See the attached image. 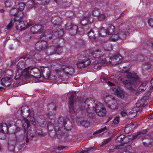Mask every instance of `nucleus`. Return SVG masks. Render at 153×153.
<instances>
[{"mask_svg":"<svg viewBox=\"0 0 153 153\" xmlns=\"http://www.w3.org/2000/svg\"><path fill=\"white\" fill-rule=\"evenodd\" d=\"M99 34L101 36L105 37L108 34L107 30L102 28L99 31Z\"/></svg>","mask_w":153,"mask_h":153,"instance_id":"c9c22d12","label":"nucleus"},{"mask_svg":"<svg viewBox=\"0 0 153 153\" xmlns=\"http://www.w3.org/2000/svg\"><path fill=\"white\" fill-rule=\"evenodd\" d=\"M80 124L85 127L88 128L90 126V124L88 121L83 120L81 122Z\"/></svg>","mask_w":153,"mask_h":153,"instance_id":"4c0bfd02","label":"nucleus"},{"mask_svg":"<svg viewBox=\"0 0 153 153\" xmlns=\"http://www.w3.org/2000/svg\"><path fill=\"white\" fill-rule=\"evenodd\" d=\"M8 148L11 151H14L15 149V146L14 145H9V143H8Z\"/></svg>","mask_w":153,"mask_h":153,"instance_id":"864d4df0","label":"nucleus"},{"mask_svg":"<svg viewBox=\"0 0 153 153\" xmlns=\"http://www.w3.org/2000/svg\"><path fill=\"white\" fill-rule=\"evenodd\" d=\"M124 138V136L123 135H120V136L117 137L116 139V141L119 142H121L123 141Z\"/></svg>","mask_w":153,"mask_h":153,"instance_id":"37998d69","label":"nucleus"},{"mask_svg":"<svg viewBox=\"0 0 153 153\" xmlns=\"http://www.w3.org/2000/svg\"><path fill=\"white\" fill-rule=\"evenodd\" d=\"M55 47L53 46L48 47V46L45 51L46 54L47 56H49L55 54Z\"/></svg>","mask_w":153,"mask_h":153,"instance_id":"a878e982","label":"nucleus"},{"mask_svg":"<svg viewBox=\"0 0 153 153\" xmlns=\"http://www.w3.org/2000/svg\"><path fill=\"white\" fill-rule=\"evenodd\" d=\"M19 12L18 9L13 8L10 10V13L11 15L14 16L15 17L17 16H19V15L18 14Z\"/></svg>","mask_w":153,"mask_h":153,"instance_id":"e433bc0d","label":"nucleus"},{"mask_svg":"<svg viewBox=\"0 0 153 153\" xmlns=\"http://www.w3.org/2000/svg\"><path fill=\"white\" fill-rule=\"evenodd\" d=\"M51 22L53 25H57L59 27L61 26V24L62 22L61 19L57 16L52 17Z\"/></svg>","mask_w":153,"mask_h":153,"instance_id":"5701e85b","label":"nucleus"},{"mask_svg":"<svg viewBox=\"0 0 153 153\" xmlns=\"http://www.w3.org/2000/svg\"><path fill=\"white\" fill-rule=\"evenodd\" d=\"M13 1L12 0H7L4 3L6 7H9L12 5Z\"/></svg>","mask_w":153,"mask_h":153,"instance_id":"79ce46f5","label":"nucleus"},{"mask_svg":"<svg viewBox=\"0 0 153 153\" xmlns=\"http://www.w3.org/2000/svg\"><path fill=\"white\" fill-rule=\"evenodd\" d=\"M30 34H28V35H26L25 37V39L27 40H30V39H31L32 38H33V37L31 36H30Z\"/></svg>","mask_w":153,"mask_h":153,"instance_id":"774afa93","label":"nucleus"},{"mask_svg":"<svg viewBox=\"0 0 153 153\" xmlns=\"http://www.w3.org/2000/svg\"><path fill=\"white\" fill-rule=\"evenodd\" d=\"M88 106H92L90 108L92 110H95L96 114L100 117L105 116L106 113V109L104 105L100 103H95L94 100L92 98H88L86 102Z\"/></svg>","mask_w":153,"mask_h":153,"instance_id":"7ed1b4c3","label":"nucleus"},{"mask_svg":"<svg viewBox=\"0 0 153 153\" xmlns=\"http://www.w3.org/2000/svg\"><path fill=\"white\" fill-rule=\"evenodd\" d=\"M58 122L59 124L62 125L66 131L70 130L72 128L71 123L66 117L60 116L58 118Z\"/></svg>","mask_w":153,"mask_h":153,"instance_id":"9d476101","label":"nucleus"},{"mask_svg":"<svg viewBox=\"0 0 153 153\" xmlns=\"http://www.w3.org/2000/svg\"><path fill=\"white\" fill-rule=\"evenodd\" d=\"M0 131L4 133H8V127L6 123H0Z\"/></svg>","mask_w":153,"mask_h":153,"instance_id":"bb28decb","label":"nucleus"},{"mask_svg":"<svg viewBox=\"0 0 153 153\" xmlns=\"http://www.w3.org/2000/svg\"><path fill=\"white\" fill-rule=\"evenodd\" d=\"M85 53L84 52H82L79 56V59L76 64L79 68H84L88 66L91 63L89 59L84 56Z\"/></svg>","mask_w":153,"mask_h":153,"instance_id":"1a4fd4ad","label":"nucleus"},{"mask_svg":"<svg viewBox=\"0 0 153 153\" xmlns=\"http://www.w3.org/2000/svg\"><path fill=\"white\" fill-rule=\"evenodd\" d=\"M136 110H133L130 111L128 114H129V115L130 114L132 115L133 117L135 116L136 114Z\"/></svg>","mask_w":153,"mask_h":153,"instance_id":"13d9d810","label":"nucleus"},{"mask_svg":"<svg viewBox=\"0 0 153 153\" xmlns=\"http://www.w3.org/2000/svg\"><path fill=\"white\" fill-rule=\"evenodd\" d=\"M98 19L100 21H102L104 19L105 17V16L104 14H100L99 15V16H98Z\"/></svg>","mask_w":153,"mask_h":153,"instance_id":"09e8293b","label":"nucleus"},{"mask_svg":"<svg viewBox=\"0 0 153 153\" xmlns=\"http://www.w3.org/2000/svg\"><path fill=\"white\" fill-rule=\"evenodd\" d=\"M129 29L125 27L121 29H120L118 32L119 34L120 39L123 40L126 39L127 36L129 33Z\"/></svg>","mask_w":153,"mask_h":153,"instance_id":"a211bd4d","label":"nucleus"},{"mask_svg":"<svg viewBox=\"0 0 153 153\" xmlns=\"http://www.w3.org/2000/svg\"><path fill=\"white\" fill-rule=\"evenodd\" d=\"M12 81L11 78L10 77H5L3 78L1 80V83L3 86H9Z\"/></svg>","mask_w":153,"mask_h":153,"instance_id":"4be33fe9","label":"nucleus"},{"mask_svg":"<svg viewBox=\"0 0 153 153\" xmlns=\"http://www.w3.org/2000/svg\"><path fill=\"white\" fill-rule=\"evenodd\" d=\"M118 39H120V38L118 32H115L112 34V36L110 38V39L113 41H116Z\"/></svg>","mask_w":153,"mask_h":153,"instance_id":"7c9ffc66","label":"nucleus"},{"mask_svg":"<svg viewBox=\"0 0 153 153\" xmlns=\"http://www.w3.org/2000/svg\"><path fill=\"white\" fill-rule=\"evenodd\" d=\"M13 25V21L12 20H11L9 23L6 27V29L8 30H10L12 28Z\"/></svg>","mask_w":153,"mask_h":153,"instance_id":"49530a36","label":"nucleus"},{"mask_svg":"<svg viewBox=\"0 0 153 153\" xmlns=\"http://www.w3.org/2000/svg\"><path fill=\"white\" fill-rule=\"evenodd\" d=\"M126 76L127 78L130 79L123 81V83L127 89L132 91L137 86V83L140 82L139 80L140 79L136 73L134 72L128 73Z\"/></svg>","mask_w":153,"mask_h":153,"instance_id":"f257e3e1","label":"nucleus"},{"mask_svg":"<svg viewBox=\"0 0 153 153\" xmlns=\"http://www.w3.org/2000/svg\"><path fill=\"white\" fill-rule=\"evenodd\" d=\"M33 114H33V115H32L31 116V115L30 116V120L31 122H32V124L34 126H35L36 125V122L35 121V119L34 117H33Z\"/></svg>","mask_w":153,"mask_h":153,"instance_id":"8fccbe9b","label":"nucleus"},{"mask_svg":"<svg viewBox=\"0 0 153 153\" xmlns=\"http://www.w3.org/2000/svg\"><path fill=\"white\" fill-rule=\"evenodd\" d=\"M74 95L73 94L71 95L69 98V111L70 113L73 115L76 114H79L76 112L74 110Z\"/></svg>","mask_w":153,"mask_h":153,"instance_id":"dca6fc26","label":"nucleus"},{"mask_svg":"<svg viewBox=\"0 0 153 153\" xmlns=\"http://www.w3.org/2000/svg\"><path fill=\"white\" fill-rule=\"evenodd\" d=\"M143 144L145 147H151L152 146L151 143H147L146 142H143Z\"/></svg>","mask_w":153,"mask_h":153,"instance_id":"680f3d73","label":"nucleus"},{"mask_svg":"<svg viewBox=\"0 0 153 153\" xmlns=\"http://www.w3.org/2000/svg\"><path fill=\"white\" fill-rule=\"evenodd\" d=\"M106 129H107V128H106V127L105 126V127L101 128V129L99 130H98L97 131V133L102 132L106 130Z\"/></svg>","mask_w":153,"mask_h":153,"instance_id":"0e129e2a","label":"nucleus"},{"mask_svg":"<svg viewBox=\"0 0 153 153\" xmlns=\"http://www.w3.org/2000/svg\"><path fill=\"white\" fill-rule=\"evenodd\" d=\"M106 129H107V128H106V127L105 126V127L101 128V129L99 130H98L97 131V133L102 132L106 130Z\"/></svg>","mask_w":153,"mask_h":153,"instance_id":"69168bd1","label":"nucleus"},{"mask_svg":"<svg viewBox=\"0 0 153 153\" xmlns=\"http://www.w3.org/2000/svg\"><path fill=\"white\" fill-rule=\"evenodd\" d=\"M29 127L27 128V126L25 127V128H23L24 129V137H25L26 144H27L29 142V140H33V137L35 136V135L32 134L30 138H29L28 137V131L27 130Z\"/></svg>","mask_w":153,"mask_h":153,"instance_id":"aec40b11","label":"nucleus"},{"mask_svg":"<svg viewBox=\"0 0 153 153\" xmlns=\"http://www.w3.org/2000/svg\"><path fill=\"white\" fill-rule=\"evenodd\" d=\"M107 30L108 34L110 35L115 32V27L114 26L110 25Z\"/></svg>","mask_w":153,"mask_h":153,"instance_id":"c756f323","label":"nucleus"},{"mask_svg":"<svg viewBox=\"0 0 153 153\" xmlns=\"http://www.w3.org/2000/svg\"><path fill=\"white\" fill-rule=\"evenodd\" d=\"M139 80L140 82L137 83V85H140L137 90V91L139 93H140L146 89V85L145 83L142 82L140 79H139Z\"/></svg>","mask_w":153,"mask_h":153,"instance_id":"393cba45","label":"nucleus"},{"mask_svg":"<svg viewBox=\"0 0 153 153\" xmlns=\"http://www.w3.org/2000/svg\"><path fill=\"white\" fill-rule=\"evenodd\" d=\"M34 57L37 60H39L40 59V55L38 53H36L34 55Z\"/></svg>","mask_w":153,"mask_h":153,"instance_id":"6e6d98bb","label":"nucleus"},{"mask_svg":"<svg viewBox=\"0 0 153 153\" xmlns=\"http://www.w3.org/2000/svg\"><path fill=\"white\" fill-rule=\"evenodd\" d=\"M42 74V77L46 79L55 81L57 78V76L56 75L50 74V71L47 68H43Z\"/></svg>","mask_w":153,"mask_h":153,"instance_id":"f8f14e48","label":"nucleus"},{"mask_svg":"<svg viewBox=\"0 0 153 153\" xmlns=\"http://www.w3.org/2000/svg\"><path fill=\"white\" fill-rule=\"evenodd\" d=\"M119 118L117 117L114 119L113 123L114 124H117L119 123Z\"/></svg>","mask_w":153,"mask_h":153,"instance_id":"4d7b16f0","label":"nucleus"},{"mask_svg":"<svg viewBox=\"0 0 153 153\" xmlns=\"http://www.w3.org/2000/svg\"><path fill=\"white\" fill-rule=\"evenodd\" d=\"M37 122L41 126H43L46 123L45 119H38Z\"/></svg>","mask_w":153,"mask_h":153,"instance_id":"a19ab883","label":"nucleus"},{"mask_svg":"<svg viewBox=\"0 0 153 153\" xmlns=\"http://www.w3.org/2000/svg\"><path fill=\"white\" fill-rule=\"evenodd\" d=\"M48 108L50 110H54L56 108V106L53 103H51L48 105Z\"/></svg>","mask_w":153,"mask_h":153,"instance_id":"a18cd8bd","label":"nucleus"},{"mask_svg":"<svg viewBox=\"0 0 153 153\" xmlns=\"http://www.w3.org/2000/svg\"><path fill=\"white\" fill-rule=\"evenodd\" d=\"M43 71L41 72L39 69L34 67H27L22 72V75L25 79H28L32 77L40 78L42 76Z\"/></svg>","mask_w":153,"mask_h":153,"instance_id":"20e7f679","label":"nucleus"},{"mask_svg":"<svg viewBox=\"0 0 153 153\" xmlns=\"http://www.w3.org/2000/svg\"><path fill=\"white\" fill-rule=\"evenodd\" d=\"M103 79V81L102 82H104L106 83L108 85L110 86H113L114 85V83L111 82L110 81H108L107 79L104 78V79Z\"/></svg>","mask_w":153,"mask_h":153,"instance_id":"c03bdc74","label":"nucleus"},{"mask_svg":"<svg viewBox=\"0 0 153 153\" xmlns=\"http://www.w3.org/2000/svg\"><path fill=\"white\" fill-rule=\"evenodd\" d=\"M88 98L80 102L79 104V106L76 109V112L79 115H81L85 114L87 111L88 113L87 116L90 119L96 120V116L95 114L91 111H95V110H92L90 107L91 106H88L86 104V102Z\"/></svg>","mask_w":153,"mask_h":153,"instance_id":"f03ea898","label":"nucleus"},{"mask_svg":"<svg viewBox=\"0 0 153 153\" xmlns=\"http://www.w3.org/2000/svg\"><path fill=\"white\" fill-rule=\"evenodd\" d=\"M48 46V43L46 41H39L36 44V49L38 51L45 50L46 49Z\"/></svg>","mask_w":153,"mask_h":153,"instance_id":"f3484780","label":"nucleus"},{"mask_svg":"<svg viewBox=\"0 0 153 153\" xmlns=\"http://www.w3.org/2000/svg\"><path fill=\"white\" fill-rule=\"evenodd\" d=\"M103 97L106 106L109 108L112 109H116L117 104L116 99L113 97H111L108 95H103Z\"/></svg>","mask_w":153,"mask_h":153,"instance_id":"6e6552de","label":"nucleus"},{"mask_svg":"<svg viewBox=\"0 0 153 153\" xmlns=\"http://www.w3.org/2000/svg\"><path fill=\"white\" fill-rule=\"evenodd\" d=\"M147 132V130H144L140 131L139 132H137V133L133 135V138H135L138 137H140L145 134Z\"/></svg>","mask_w":153,"mask_h":153,"instance_id":"72a5a7b5","label":"nucleus"},{"mask_svg":"<svg viewBox=\"0 0 153 153\" xmlns=\"http://www.w3.org/2000/svg\"><path fill=\"white\" fill-rule=\"evenodd\" d=\"M21 113L25 121V123L22 125L23 127L25 128V127L26 126L27 128L29 127L30 126V122L26 118L29 116H31L33 115L34 114L33 111L32 110H30L28 106H25L21 108Z\"/></svg>","mask_w":153,"mask_h":153,"instance_id":"423d86ee","label":"nucleus"},{"mask_svg":"<svg viewBox=\"0 0 153 153\" xmlns=\"http://www.w3.org/2000/svg\"><path fill=\"white\" fill-rule=\"evenodd\" d=\"M62 69L63 71L67 74L71 75L74 72V68L69 66H67L65 67H63Z\"/></svg>","mask_w":153,"mask_h":153,"instance_id":"b1692460","label":"nucleus"},{"mask_svg":"<svg viewBox=\"0 0 153 153\" xmlns=\"http://www.w3.org/2000/svg\"><path fill=\"white\" fill-rule=\"evenodd\" d=\"M151 67V64L149 62L145 63L143 65V68L145 69H148L150 68Z\"/></svg>","mask_w":153,"mask_h":153,"instance_id":"ea45409f","label":"nucleus"},{"mask_svg":"<svg viewBox=\"0 0 153 153\" xmlns=\"http://www.w3.org/2000/svg\"><path fill=\"white\" fill-rule=\"evenodd\" d=\"M93 148L92 147L91 148H87L86 150H83L81 152V153H88V152L90 151V150L92 149Z\"/></svg>","mask_w":153,"mask_h":153,"instance_id":"338daca9","label":"nucleus"},{"mask_svg":"<svg viewBox=\"0 0 153 153\" xmlns=\"http://www.w3.org/2000/svg\"><path fill=\"white\" fill-rule=\"evenodd\" d=\"M55 54H59L62 53V48L59 45H58L55 47Z\"/></svg>","mask_w":153,"mask_h":153,"instance_id":"f704fd0d","label":"nucleus"},{"mask_svg":"<svg viewBox=\"0 0 153 153\" xmlns=\"http://www.w3.org/2000/svg\"><path fill=\"white\" fill-rule=\"evenodd\" d=\"M52 127L53 128V123L51 122H49L48 124V129H51V127Z\"/></svg>","mask_w":153,"mask_h":153,"instance_id":"052dcab7","label":"nucleus"},{"mask_svg":"<svg viewBox=\"0 0 153 153\" xmlns=\"http://www.w3.org/2000/svg\"><path fill=\"white\" fill-rule=\"evenodd\" d=\"M148 23L149 26L153 27V19H150L148 21Z\"/></svg>","mask_w":153,"mask_h":153,"instance_id":"5fc2aeb1","label":"nucleus"},{"mask_svg":"<svg viewBox=\"0 0 153 153\" xmlns=\"http://www.w3.org/2000/svg\"><path fill=\"white\" fill-rule=\"evenodd\" d=\"M92 14L93 15L95 16H98L100 14L99 10L97 8H95L93 11Z\"/></svg>","mask_w":153,"mask_h":153,"instance_id":"58836bf2","label":"nucleus"},{"mask_svg":"<svg viewBox=\"0 0 153 153\" xmlns=\"http://www.w3.org/2000/svg\"><path fill=\"white\" fill-rule=\"evenodd\" d=\"M6 133H4L0 132V139H3L5 138V134Z\"/></svg>","mask_w":153,"mask_h":153,"instance_id":"bf43d9fd","label":"nucleus"},{"mask_svg":"<svg viewBox=\"0 0 153 153\" xmlns=\"http://www.w3.org/2000/svg\"><path fill=\"white\" fill-rule=\"evenodd\" d=\"M93 21V19L89 14H88L86 16H82L80 19V23L83 25H85L88 23H91Z\"/></svg>","mask_w":153,"mask_h":153,"instance_id":"2eb2a0df","label":"nucleus"},{"mask_svg":"<svg viewBox=\"0 0 153 153\" xmlns=\"http://www.w3.org/2000/svg\"><path fill=\"white\" fill-rule=\"evenodd\" d=\"M23 71H22V72H21V73H22V75H17L16 74V76H15V79L16 80H18V79H21V76H23L24 77V76L22 75V72Z\"/></svg>","mask_w":153,"mask_h":153,"instance_id":"e2e57ef3","label":"nucleus"},{"mask_svg":"<svg viewBox=\"0 0 153 153\" xmlns=\"http://www.w3.org/2000/svg\"><path fill=\"white\" fill-rule=\"evenodd\" d=\"M53 32L50 29L46 30L40 36V38L42 40L44 41L48 40L51 39L53 36Z\"/></svg>","mask_w":153,"mask_h":153,"instance_id":"4468645a","label":"nucleus"},{"mask_svg":"<svg viewBox=\"0 0 153 153\" xmlns=\"http://www.w3.org/2000/svg\"><path fill=\"white\" fill-rule=\"evenodd\" d=\"M100 52V51L98 50L94 52H93L92 51H89V55L90 56H93V57L95 58H99V62L100 63V65L96 64L94 66V67L95 68H100L101 66H104L106 65L108 63V62L107 61V59H108V58H106L105 56V55H103L102 56H99L98 55H97V54L96 53L98 52Z\"/></svg>","mask_w":153,"mask_h":153,"instance_id":"0eeeda50","label":"nucleus"},{"mask_svg":"<svg viewBox=\"0 0 153 153\" xmlns=\"http://www.w3.org/2000/svg\"><path fill=\"white\" fill-rule=\"evenodd\" d=\"M113 137H110L109 138L107 139L104 142H102V144L100 146L101 147L103 145H105V144L108 143L112 139Z\"/></svg>","mask_w":153,"mask_h":153,"instance_id":"de8ad7c7","label":"nucleus"},{"mask_svg":"<svg viewBox=\"0 0 153 153\" xmlns=\"http://www.w3.org/2000/svg\"><path fill=\"white\" fill-rule=\"evenodd\" d=\"M25 4L23 2H21L19 3V7L18 8V10L19 11L18 14L19 15L20 12H21L23 14H25L23 13L22 12V11L24 9L25 7Z\"/></svg>","mask_w":153,"mask_h":153,"instance_id":"473e14b6","label":"nucleus"},{"mask_svg":"<svg viewBox=\"0 0 153 153\" xmlns=\"http://www.w3.org/2000/svg\"><path fill=\"white\" fill-rule=\"evenodd\" d=\"M115 93L117 96L121 98H123L125 97L124 92L122 89L120 88L117 89L115 91Z\"/></svg>","mask_w":153,"mask_h":153,"instance_id":"cd10ccee","label":"nucleus"},{"mask_svg":"<svg viewBox=\"0 0 153 153\" xmlns=\"http://www.w3.org/2000/svg\"><path fill=\"white\" fill-rule=\"evenodd\" d=\"M65 28L69 31V33L71 36L75 35L78 30L77 26L70 22H68L65 25Z\"/></svg>","mask_w":153,"mask_h":153,"instance_id":"9b49d317","label":"nucleus"},{"mask_svg":"<svg viewBox=\"0 0 153 153\" xmlns=\"http://www.w3.org/2000/svg\"><path fill=\"white\" fill-rule=\"evenodd\" d=\"M112 45L111 44H108L107 46L105 47V49L106 51H109L112 50Z\"/></svg>","mask_w":153,"mask_h":153,"instance_id":"3c124183","label":"nucleus"},{"mask_svg":"<svg viewBox=\"0 0 153 153\" xmlns=\"http://www.w3.org/2000/svg\"><path fill=\"white\" fill-rule=\"evenodd\" d=\"M43 28L41 24H36L30 28V31L33 33H39L43 31Z\"/></svg>","mask_w":153,"mask_h":153,"instance_id":"6ab92c4d","label":"nucleus"},{"mask_svg":"<svg viewBox=\"0 0 153 153\" xmlns=\"http://www.w3.org/2000/svg\"><path fill=\"white\" fill-rule=\"evenodd\" d=\"M88 35L90 39L92 41H94L96 38L94 32L92 29H91L88 32Z\"/></svg>","mask_w":153,"mask_h":153,"instance_id":"2f4dec72","label":"nucleus"},{"mask_svg":"<svg viewBox=\"0 0 153 153\" xmlns=\"http://www.w3.org/2000/svg\"><path fill=\"white\" fill-rule=\"evenodd\" d=\"M54 128L55 134L58 137L62 136L63 133L62 131L61 130L60 127L59 126H56L54 127Z\"/></svg>","mask_w":153,"mask_h":153,"instance_id":"c85d7f7f","label":"nucleus"},{"mask_svg":"<svg viewBox=\"0 0 153 153\" xmlns=\"http://www.w3.org/2000/svg\"><path fill=\"white\" fill-rule=\"evenodd\" d=\"M150 94L149 93L146 94L145 96H144L143 98L141 99L142 102L146 100H148L149 98V97Z\"/></svg>","mask_w":153,"mask_h":153,"instance_id":"603ef678","label":"nucleus"},{"mask_svg":"<svg viewBox=\"0 0 153 153\" xmlns=\"http://www.w3.org/2000/svg\"><path fill=\"white\" fill-rule=\"evenodd\" d=\"M54 34L58 38H60L64 34L63 30L60 26L59 27H56L54 30Z\"/></svg>","mask_w":153,"mask_h":153,"instance_id":"412c9836","label":"nucleus"},{"mask_svg":"<svg viewBox=\"0 0 153 153\" xmlns=\"http://www.w3.org/2000/svg\"><path fill=\"white\" fill-rule=\"evenodd\" d=\"M122 60V56L118 54L111 57L109 59V62L110 64L115 65L120 63Z\"/></svg>","mask_w":153,"mask_h":153,"instance_id":"ddd939ff","label":"nucleus"},{"mask_svg":"<svg viewBox=\"0 0 153 153\" xmlns=\"http://www.w3.org/2000/svg\"><path fill=\"white\" fill-rule=\"evenodd\" d=\"M19 16H17L14 18V21L15 22L16 29L20 31L25 30L27 27H30L32 24H28L26 25L25 22L22 21L24 17H26V14H23L21 12H20Z\"/></svg>","mask_w":153,"mask_h":153,"instance_id":"39448f33","label":"nucleus"}]
</instances>
